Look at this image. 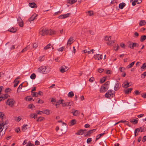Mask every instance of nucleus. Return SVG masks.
I'll return each instance as SVG.
<instances>
[{
	"label": "nucleus",
	"mask_w": 146,
	"mask_h": 146,
	"mask_svg": "<svg viewBox=\"0 0 146 146\" xmlns=\"http://www.w3.org/2000/svg\"><path fill=\"white\" fill-rule=\"evenodd\" d=\"M50 68L48 66H42L39 67L38 69V71L41 73H48L50 71Z\"/></svg>",
	"instance_id": "f257e3e1"
},
{
	"label": "nucleus",
	"mask_w": 146,
	"mask_h": 146,
	"mask_svg": "<svg viewBox=\"0 0 146 146\" xmlns=\"http://www.w3.org/2000/svg\"><path fill=\"white\" fill-rule=\"evenodd\" d=\"M74 103L72 102H69L65 103L64 101V102H62V106L64 107H70L73 106Z\"/></svg>",
	"instance_id": "f03ea898"
},
{
	"label": "nucleus",
	"mask_w": 146,
	"mask_h": 146,
	"mask_svg": "<svg viewBox=\"0 0 146 146\" xmlns=\"http://www.w3.org/2000/svg\"><path fill=\"white\" fill-rule=\"evenodd\" d=\"M47 29L44 28H41L40 30L39 33L42 36H44L47 35Z\"/></svg>",
	"instance_id": "7ed1b4c3"
},
{
	"label": "nucleus",
	"mask_w": 146,
	"mask_h": 146,
	"mask_svg": "<svg viewBox=\"0 0 146 146\" xmlns=\"http://www.w3.org/2000/svg\"><path fill=\"white\" fill-rule=\"evenodd\" d=\"M114 93V91L112 90H109L105 94V96L106 98H110L111 96H112Z\"/></svg>",
	"instance_id": "20e7f679"
},
{
	"label": "nucleus",
	"mask_w": 146,
	"mask_h": 146,
	"mask_svg": "<svg viewBox=\"0 0 146 146\" xmlns=\"http://www.w3.org/2000/svg\"><path fill=\"white\" fill-rule=\"evenodd\" d=\"M51 112L50 110H42V111H40L37 114H45L46 115H48Z\"/></svg>",
	"instance_id": "39448f33"
},
{
	"label": "nucleus",
	"mask_w": 146,
	"mask_h": 146,
	"mask_svg": "<svg viewBox=\"0 0 146 146\" xmlns=\"http://www.w3.org/2000/svg\"><path fill=\"white\" fill-rule=\"evenodd\" d=\"M68 67L66 66H62L60 68V72L61 73H64L68 70Z\"/></svg>",
	"instance_id": "423d86ee"
},
{
	"label": "nucleus",
	"mask_w": 146,
	"mask_h": 146,
	"mask_svg": "<svg viewBox=\"0 0 146 146\" xmlns=\"http://www.w3.org/2000/svg\"><path fill=\"white\" fill-rule=\"evenodd\" d=\"M14 102L15 101L13 99H9L8 100L6 103L7 105L11 106L14 104Z\"/></svg>",
	"instance_id": "0eeeda50"
},
{
	"label": "nucleus",
	"mask_w": 146,
	"mask_h": 146,
	"mask_svg": "<svg viewBox=\"0 0 146 146\" xmlns=\"http://www.w3.org/2000/svg\"><path fill=\"white\" fill-rule=\"evenodd\" d=\"M108 88L109 86L108 85L106 86H103L100 88V92H105L108 89Z\"/></svg>",
	"instance_id": "6e6552de"
},
{
	"label": "nucleus",
	"mask_w": 146,
	"mask_h": 146,
	"mask_svg": "<svg viewBox=\"0 0 146 146\" xmlns=\"http://www.w3.org/2000/svg\"><path fill=\"white\" fill-rule=\"evenodd\" d=\"M17 21L19 23V25L20 27H23V21L20 17H18Z\"/></svg>",
	"instance_id": "1a4fd4ad"
},
{
	"label": "nucleus",
	"mask_w": 146,
	"mask_h": 146,
	"mask_svg": "<svg viewBox=\"0 0 146 146\" xmlns=\"http://www.w3.org/2000/svg\"><path fill=\"white\" fill-rule=\"evenodd\" d=\"M71 14L70 13H69L66 14L61 15L59 16V19H64L69 17Z\"/></svg>",
	"instance_id": "9d476101"
},
{
	"label": "nucleus",
	"mask_w": 146,
	"mask_h": 146,
	"mask_svg": "<svg viewBox=\"0 0 146 146\" xmlns=\"http://www.w3.org/2000/svg\"><path fill=\"white\" fill-rule=\"evenodd\" d=\"M38 16L37 14H33L29 19L28 21L30 22L34 20L35 19H36V17Z\"/></svg>",
	"instance_id": "9b49d317"
},
{
	"label": "nucleus",
	"mask_w": 146,
	"mask_h": 146,
	"mask_svg": "<svg viewBox=\"0 0 146 146\" xmlns=\"http://www.w3.org/2000/svg\"><path fill=\"white\" fill-rule=\"evenodd\" d=\"M96 129H94L88 131L85 135V136H90L91 134L96 131Z\"/></svg>",
	"instance_id": "f8f14e48"
},
{
	"label": "nucleus",
	"mask_w": 146,
	"mask_h": 146,
	"mask_svg": "<svg viewBox=\"0 0 146 146\" xmlns=\"http://www.w3.org/2000/svg\"><path fill=\"white\" fill-rule=\"evenodd\" d=\"M47 35H52L55 34L56 32L54 30L49 29L47 30Z\"/></svg>",
	"instance_id": "ddd939ff"
},
{
	"label": "nucleus",
	"mask_w": 146,
	"mask_h": 146,
	"mask_svg": "<svg viewBox=\"0 0 146 146\" xmlns=\"http://www.w3.org/2000/svg\"><path fill=\"white\" fill-rule=\"evenodd\" d=\"M6 124H7L6 122L5 123L3 122L0 124V133L1 132L3 129V127L2 128V127L6 125Z\"/></svg>",
	"instance_id": "4468645a"
},
{
	"label": "nucleus",
	"mask_w": 146,
	"mask_h": 146,
	"mask_svg": "<svg viewBox=\"0 0 146 146\" xmlns=\"http://www.w3.org/2000/svg\"><path fill=\"white\" fill-rule=\"evenodd\" d=\"M73 37L72 36H71L68 39L67 43V45L69 44L70 45L72 43V41L73 40Z\"/></svg>",
	"instance_id": "2eb2a0df"
},
{
	"label": "nucleus",
	"mask_w": 146,
	"mask_h": 146,
	"mask_svg": "<svg viewBox=\"0 0 146 146\" xmlns=\"http://www.w3.org/2000/svg\"><path fill=\"white\" fill-rule=\"evenodd\" d=\"M139 45V44L136 43H132V45L130 47V48L133 49L135 47H138Z\"/></svg>",
	"instance_id": "dca6fc26"
},
{
	"label": "nucleus",
	"mask_w": 146,
	"mask_h": 146,
	"mask_svg": "<svg viewBox=\"0 0 146 146\" xmlns=\"http://www.w3.org/2000/svg\"><path fill=\"white\" fill-rule=\"evenodd\" d=\"M146 24V22L145 20H141L139 23L140 26H143Z\"/></svg>",
	"instance_id": "f3484780"
},
{
	"label": "nucleus",
	"mask_w": 146,
	"mask_h": 146,
	"mask_svg": "<svg viewBox=\"0 0 146 146\" xmlns=\"http://www.w3.org/2000/svg\"><path fill=\"white\" fill-rule=\"evenodd\" d=\"M10 32L12 33H15L17 31V29L13 27H12V28L9 29L8 30Z\"/></svg>",
	"instance_id": "a211bd4d"
},
{
	"label": "nucleus",
	"mask_w": 146,
	"mask_h": 146,
	"mask_svg": "<svg viewBox=\"0 0 146 146\" xmlns=\"http://www.w3.org/2000/svg\"><path fill=\"white\" fill-rule=\"evenodd\" d=\"M30 48V45H28L26 47L24 48L21 51V52L23 53L25 52L28 50Z\"/></svg>",
	"instance_id": "6ab92c4d"
},
{
	"label": "nucleus",
	"mask_w": 146,
	"mask_h": 146,
	"mask_svg": "<svg viewBox=\"0 0 146 146\" xmlns=\"http://www.w3.org/2000/svg\"><path fill=\"white\" fill-rule=\"evenodd\" d=\"M126 4L124 3H121L119 5V8L122 9L125 6Z\"/></svg>",
	"instance_id": "aec40b11"
},
{
	"label": "nucleus",
	"mask_w": 146,
	"mask_h": 146,
	"mask_svg": "<svg viewBox=\"0 0 146 146\" xmlns=\"http://www.w3.org/2000/svg\"><path fill=\"white\" fill-rule=\"evenodd\" d=\"M62 102H64V100H58L56 102V104H55V106H56L58 105H59L60 104L62 103Z\"/></svg>",
	"instance_id": "412c9836"
},
{
	"label": "nucleus",
	"mask_w": 146,
	"mask_h": 146,
	"mask_svg": "<svg viewBox=\"0 0 146 146\" xmlns=\"http://www.w3.org/2000/svg\"><path fill=\"white\" fill-rule=\"evenodd\" d=\"M146 39V35H142L141 37L140 41L141 42H143Z\"/></svg>",
	"instance_id": "4be33fe9"
},
{
	"label": "nucleus",
	"mask_w": 146,
	"mask_h": 146,
	"mask_svg": "<svg viewBox=\"0 0 146 146\" xmlns=\"http://www.w3.org/2000/svg\"><path fill=\"white\" fill-rule=\"evenodd\" d=\"M71 113H72L74 116H76L79 115V112L77 110H74V111H72Z\"/></svg>",
	"instance_id": "5701e85b"
},
{
	"label": "nucleus",
	"mask_w": 146,
	"mask_h": 146,
	"mask_svg": "<svg viewBox=\"0 0 146 146\" xmlns=\"http://www.w3.org/2000/svg\"><path fill=\"white\" fill-rule=\"evenodd\" d=\"M28 126L27 124H24L22 126V131L23 132L25 131V130L27 129V127Z\"/></svg>",
	"instance_id": "b1692460"
},
{
	"label": "nucleus",
	"mask_w": 146,
	"mask_h": 146,
	"mask_svg": "<svg viewBox=\"0 0 146 146\" xmlns=\"http://www.w3.org/2000/svg\"><path fill=\"white\" fill-rule=\"evenodd\" d=\"M84 130L82 129H80L77 131L76 134L78 135H82L84 133Z\"/></svg>",
	"instance_id": "393cba45"
},
{
	"label": "nucleus",
	"mask_w": 146,
	"mask_h": 146,
	"mask_svg": "<svg viewBox=\"0 0 146 146\" xmlns=\"http://www.w3.org/2000/svg\"><path fill=\"white\" fill-rule=\"evenodd\" d=\"M133 89L132 88H129L126 89L125 91V93L126 94H128L129 92H131Z\"/></svg>",
	"instance_id": "a878e982"
},
{
	"label": "nucleus",
	"mask_w": 146,
	"mask_h": 146,
	"mask_svg": "<svg viewBox=\"0 0 146 146\" xmlns=\"http://www.w3.org/2000/svg\"><path fill=\"white\" fill-rule=\"evenodd\" d=\"M77 1V0H68V3L70 4H72Z\"/></svg>",
	"instance_id": "bb28decb"
},
{
	"label": "nucleus",
	"mask_w": 146,
	"mask_h": 146,
	"mask_svg": "<svg viewBox=\"0 0 146 146\" xmlns=\"http://www.w3.org/2000/svg\"><path fill=\"white\" fill-rule=\"evenodd\" d=\"M29 6L31 8H33L36 6V4L34 3H29Z\"/></svg>",
	"instance_id": "cd10ccee"
},
{
	"label": "nucleus",
	"mask_w": 146,
	"mask_h": 146,
	"mask_svg": "<svg viewBox=\"0 0 146 146\" xmlns=\"http://www.w3.org/2000/svg\"><path fill=\"white\" fill-rule=\"evenodd\" d=\"M74 95V93L72 91L70 92L68 94V96L69 98H72Z\"/></svg>",
	"instance_id": "c85d7f7f"
},
{
	"label": "nucleus",
	"mask_w": 146,
	"mask_h": 146,
	"mask_svg": "<svg viewBox=\"0 0 146 146\" xmlns=\"http://www.w3.org/2000/svg\"><path fill=\"white\" fill-rule=\"evenodd\" d=\"M135 63V61L133 62H132L130 64L128 65V66H127V68L128 69L130 68H131L134 65V63Z\"/></svg>",
	"instance_id": "c756f323"
},
{
	"label": "nucleus",
	"mask_w": 146,
	"mask_h": 146,
	"mask_svg": "<svg viewBox=\"0 0 146 146\" xmlns=\"http://www.w3.org/2000/svg\"><path fill=\"white\" fill-rule=\"evenodd\" d=\"M76 123V121L75 119L72 120L70 122V125H73L75 124Z\"/></svg>",
	"instance_id": "7c9ffc66"
},
{
	"label": "nucleus",
	"mask_w": 146,
	"mask_h": 146,
	"mask_svg": "<svg viewBox=\"0 0 146 146\" xmlns=\"http://www.w3.org/2000/svg\"><path fill=\"white\" fill-rule=\"evenodd\" d=\"M129 121L131 122L134 124H137L138 123V121L134 119L133 120L132 119H129Z\"/></svg>",
	"instance_id": "2f4dec72"
},
{
	"label": "nucleus",
	"mask_w": 146,
	"mask_h": 146,
	"mask_svg": "<svg viewBox=\"0 0 146 146\" xmlns=\"http://www.w3.org/2000/svg\"><path fill=\"white\" fill-rule=\"evenodd\" d=\"M119 86V83H117L116 84L114 88V90L116 91L118 89Z\"/></svg>",
	"instance_id": "473e14b6"
},
{
	"label": "nucleus",
	"mask_w": 146,
	"mask_h": 146,
	"mask_svg": "<svg viewBox=\"0 0 146 146\" xmlns=\"http://www.w3.org/2000/svg\"><path fill=\"white\" fill-rule=\"evenodd\" d=\"M111 39V36H105L104 40L106 41H110Z\"/></svg>",
	"instance_id": "72a5a7b5"
},
{
	"label": "nucleus",
	"mask_w": 146,
	"mask_h": 146,
	"mask_svg": "<svg viewBox=\"0 0 146 146\" xmlns=\"http://www.w3.org/2000/svg\"><path fill=\"white\" fill-rule=\"evenodd\" d=\"M25 100L26 101H30L33 99L32 98L30 97V96H27L25 98Z\"/></svg>",
	"instance_id": "f704fd0d"
},
{
	"label": "nucleus",
	"mask_w": 146,
	"mask_h": 146,
	"mask_svg": "<svg viewBox=\"0 0 146 146\" xmlns=\"http://www.w3.org/2000/svg\"><path fill=\"white\" fill-rule=\"evenodd\" d=\"M139 128L140 129V132H144L146 130V128L144 127H141Z\"/></svg>",
	"instance_id": "c9c22d12"
},
{
	"label": "nucleus",
	"mask_w": 146,
	"mask_h": 146,
	"mask_svg": "<svg viewBox=\"0 0 146 146\" xmlns=\"http://www.w3.org/2000/svg\"><path fill=\"white\" fill-rule=\"evenodd\" d=\"M51 46V44H49L47 45L46 46H45L44 47V50H47L48 49L50 48Z\"/></svg>",
	"instance_id": "e433bc0d"
},
{
	"label": "nucleus",
	"mask_w": 146,
	"mask_h": 146,
	"mask_svg": "<svg viewBox=\"0 0 146 146\" xmlns=\"http://www.w3.org/2000/svg\"><path fill=\"white\" fill-rule=\"evenodd\" d=\"M36 75L35 73H33L30 76V78L33 79H34L36 78Z\"/></svg>",
	"instance_id": "4c0bfd02"
},
{
	"label": "nucleus",
	"mask_w": 146,
	"mask_h": 146,
	"mask_svg": "<svg viewBox=\"0 0 146 146\" xmlns=\"http://www.w3.org/2000/svg\"><path fill=\"white\" fill-rule=\"evenodd\" d=\"M119 47L118 44H115L114 46V48L115 50L116 51L117 50L119 49Z\"/></svg>",
	"instance_id": "58836bf2"
},
{
	"label": "nucleus",
	"mask_w": 146,
	"mask_h": 146,
	"mask_svg": "<svg viewBox=\"0 0 146 146\" xmlns=\"http://www.w3.org/2000/svg\"><path fill=\"white\" fill-rule=\"evenodd\" d=\"M106 80V78L104 77H103L100 79V82L101 83H102L104 82Z\"/></svg>",
	"instance_id": "ea45409f"
},
{
	"label": "nucleus",
	"mask_w": 146,
	"mask_h": 146,
	"mask_svg": "<svg viewBox=\"0 0 146 146\" xmlns=\"http://www.w3.org/2000/svg\"><path fill=\"white\" fill-rule=\"evenodd\" d=\"M114 42L113 41H108V42H107V44L109 45H110L113 44L114 43Z\"/></svg>",
	"instance_id": "a19ab883"
},
{
	"label": "nucleus",
	"mask_w": 146,
	"mask_h": 146,
	"mask_svg": "<svg viewBox=\"0 0 146 146\" xmlns=\"http://www.w3.org/2000/svg\"><path fill=\"white\" fill-rule=\"evenodd\" d=\"M130 86V85H129V83L127 82L126 84H125L123 86V87L125 88H127Z\"/></svg>",
	"instance_id": "79ce46f5"
},
{
	"label": "nucleus",
	"mask_w": 146,
	"mask_h": 146,
	"mask_svg": "<svg viewBox=\"0 0 146 146\" xmlns=\"http://www.w3.org/2000/svg\"><path fill=\"white\" fill-rule=\"evenodd\" d=\"M36 103L42 104L43 103V101L42 100H40V99L38 98L36 100Z\"/></svg>",
	"instance_id": "37998d69"
},
{
	"label": "nucleus",
	"mask_w": 146,
	"mask_h": 146,
	"mask_svg": "<svg viewBox=\"0 0 146 146\" xmlns=\"http://www.w3.org/2000/svg\"><path fill=\"white\" fill-rule=\"evenodd\" d=\"M19 82V81H16V80H14V82L15 83V84L13 85V86L14 87H15L17 86Z\"/></svg>",
	"instance_id": "c03bdc74"
},
{
	"label": "nucleus",
	"mask_w": 146,
	"mask_h": 146,
	"mask_svg": "<svg viewBox=\"0 0 146 146\" xmlns=\"http://www.w3.org/2000/svg\"><path fill=\"white\" fill-rule=\"evenodd\" d=\"M146 76V72H143V74H141V78L143 79L145 78V76Z\"/></svg>",
	"instance_id": "a18cd8bd"
},
{
	"label": "nucleus",
	"mask_w": 146,
	"mask_h": 146,
	"mask_svg": "<svg viewBox=\"0 0 146 146\" xmlns=\"http://www.w3.org/2000/svg\"><path fill=\"white\" fill-rule=\"evenodd\" d=\"M4 116V114L2 112H0V117L2 120L3 119V117Z\"/></svg>",
	"instance_id": "49530a36"
},
{
	"label": "nucleus",
	"mask_w": 146,
	"mask_h": 146,
	"mask_svg": "<svg viewBox=\"0 0 146 146\" xmlns=\"http://www.w3.org/2000/svg\"><path fill=\"white\" fill-rule=\"evenodd\" d=\"M88 13L89 14V15L90 16H92L94 15V13L92 11H89L88 12Z\"/></svg>",
	"instance_id": "de8ad7c7"
},
{
	"label": "nucleus",
	"mask_w": 146,
	"mask_h": 146,
	"mask_svg": "<svg viewBox=\"0 0 146 146\" xmlns=\"http://www.w3.org/2000/svg\"><path fill=\"white\" fill-rule=\"evenodd\" d=\"M44 119V118H43L42 117H38L37 120V121H41L43 120V119Z\"/></svg>",
	"instance_id": "09e8293b"
},
{
	"label": "nucleus",
	"mask_w": 146,
	"mask_h": 146,
	"mask_svg": "<svg viewBox=\"0 0 146 146\" xmlns=\"http://www.w3.org/2000/svg\"><path fill=\"white\" fill-rule=\"evenodd\" d=\"M5 99V97H4L3 95H1L0 97V102L2 100H3Z\"/></svg>",
	"instance_id": "8fccbe9b"
},
{
	"label": "nucleus",
	"mask_w": 146,
	"mask_h": 146,
	"mask_svg": "<svg viewBox=\"0 0 146 146\" xmlns=\"http://www.w3.org/2000/svg\"><path fill=\"white\" fill-rule=\"evenodd\" d=\"M64 48V46H62V47H61L60 48H58L57 49V50L59 51L62 52L63 51Z\"/></svg>",
	"instance_id": "3c124183"
},
{
	"label": "nucleus",
	"mask_w": 146,
	"mask_h": 146,
	"mask_svg": "<svg viewBox=\"0 0 146 146\" xmlns=\"http://www.w3.org/2000/svg\"><path fill=\"white\" fill-rule=\"evenodd\" d=\"M22 84H21L17 88V92H18L19 90H20L22 89Z\"/></svg>",
	"instance_id": "603ef678"
},
{
	"label": "nucleus",
	"mask_w": 146,
	"mask_h": 146,
	"mask_svg": "<svg viewBox=\"0 0 146 146\" xmlns=\"http://www.w3.org/2000/svg\"><path fill=\"white\" fill-rule=\"evenodd\" d=\"M125 69V68L124 67H120L119 68V70L121 72H124Z\"/></svg>",
	"instance_id": "864d4df0"
},
{
	"label": "nucleus",
	"mask_w": 146,
	"mask_h": 146,
	"mask_svg": "<svg viewBox=\"0 0 146 146\" xmlns=\"http://www.w3.org/2000/svg\"><path fill=\"white\" fill-rule=\"evenodd\" d=\"M33 94L32 95L33 97H36L38 96V93L36 92H33Z\"/></svg>",
	"instance_id": "5fc2aeb1"
},
{
	"label": "nucleus",
	"mask_w": 146,
	"mask_h": 146,
	"mask_svg": "<svg viewBox=\"0 0 146 146\" xmlns=\"http://www.w3.org/2000/svg\"><path fill=\"white\" fill-rule=\"evenodd\" d=\"M99 54H98L96 55H95L94 56V58L95 60H96L97 59L98 60H99V58L98 57V56Z\"/></svg>",
	"instance_id": "6e6d98bb"
},
{
	"label": "nucleus",
	"mask_w": 146,
	"mask_h": 146,
	"mask_svg": "<svg viewBox=\"0 0 146 146\" xmlns=\"http://www.w3.org/2000/svg\"><path fill=\"white\" fill-rule=\"evenodd\" d=\"M104 70V69L99 68L98 69V72L100 73H102Z\"/></svg>",
	"instance_id": "4d7b16f0"
},
{
	"label": "nucleus",
	"mask_w": 146,
	"mask_h": 146,
	"mask_svg": "<svg viewBox=\"0 0 146 146\" xmlns=\"http://www.w3.org/2000/svg\"><path fill=\"white\" fill-rule=\"evenodd\" d=\"M146 68V63H144L141 67V69H144Z\"/></svg>",
	"instance_id": "13d9d810"
},
{
	"label": "nucleus",
	"mask_w": 146,
	"mask_h": 146,
	"mask_svg": "<svg viewBox=\"0 0 146 146\" xmlns=\"http://www.w3.org/2000/svg\"><path fill=\"white\" fill-rule=\"evenodd\" d=\"M92 138H88L87 140V143H89L92 141Z\"/></svg>",
	"instance_id": "bf43d9fd"
},
{
	"label": "nucleus",
	"mask_w": 146,
	"mask_h": 146,
	"mask_svg": "<svg viewBox=\"0 0 146 146\" xmlns=\"http://www.w3.org/2000/svg\"><path fill=\"white\" fill-rule=\"evenodd\" d=\"M51 102L53 104H54V102H56V100L55 98H52L51 100Z\"/></svg>",
	"instance_id": "052dcab7"
},
{
	"label": "nucleus",
	"mask_w": 146,
	"mask_h": 146,
	"mask_svg": "<svg viewBox=\"0 0 146 146\" xmlns=\"http://www.w3.org/2000/svg\"><path fill=\"white\" fill-rule=\"evenodd\" d=\"M26 146H35L34 145L32 144L31 142H29L27 144Z\"/></svg>",
	"instance_id": "680f3d73"
},
{
	"label": "nucleus",
	"mask_w": 146,
	"mask_h": 146,
	"mask_svg": "<svg viewBox=\"0 0 146 146\" xmlns=\"http://www.w3.org/2000/svg\"><path fill=\"white\" fill-rule=\"evenodd\" d=\"M15 120L19 122L21 120V118L19 117H16L15 118Z\"/></svg>",
	"instance_id": "e2e57ef3"
},
{
	"label": "nucleus",
	"mask_w": 146,
	"mask_h": 146,
	"mask_svg": "<svg viewBox=\"0 0 146 146\" xmlns=\"http://www.w3.org/2000/svg\"><path fill=\"white\" fill-rule=\"evenodd\" d=\"M35 114L32 113L30 114V117L31 118H34L35 119Z\"/></svg>",
	"instance_id": "0e129e2a"
},
{
	"label": "nucleus",
	"mask_w": 146,
	"mask_h": 146,
	"mask_svg": "<svg viewBox=\"0 0 146 146\" xmlns=\"http://www.w3.org/2000/svg\"><path fill=\"white\" fill-rule=\"evenodd\" d=\"M38 46V44L35 43L33 44V47L34 48H36Z\"/></svg>",
	"instance_id": "69168bd1"
},
{
	"label": "nucleus",
	"mask_w": 146,
	"mask_h": 146,
	"mask_svg": "<svg viewBox=\"0 0 146 146\" xmlns=\"http://www.w3.org/2000/svg\"><path fill=\"white\" fill-rule=\"evenodd\" d=\"M88 31H89V33H90V34L92 35H93L94 34V32L92 30H89Z\"/></svg>",
	"instance_id": "338daca9"
},
{
	"label": "nucleus",
	"mask_w": 146,
	"mask_h": 146,
	"mask_svg": "<svg viewBox=\"0 0 146 146\" xmlns=\"http://www.w3.org/2000/svg\"><path fill=\"white\" fill-rule=\"evenodd\" d=\"M104 72L107 74H110V70H105Z\"/></svg>",
	"instance_id": "774afa93"
}]
</instances>
